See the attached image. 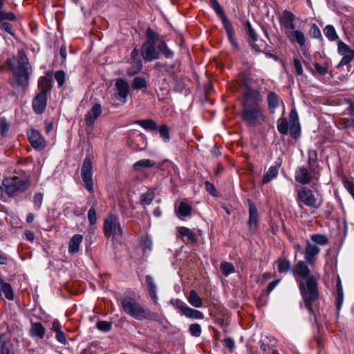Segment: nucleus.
<instances>
[{
    "instance_id": "f257e3e1",
    "label": "nucleus",
    "mask_w": 354,
    "mask_h": 354,
    "mask_svg": "<svg viewBox=\"0 0 354 354\" xmlns=\"http://www.w3.org/2000/svg\"><path fill=\"white\" fill-rule=\"evenodd\" d=\"M306 263L299 261L293 268L292 273L303 279L299 283L301 295L306 307L311 314H314L316 310L313 304L319 298L317 279L314 275L310 274V269Z\"/></svg>"
},
{
    "instance_id": "f03ea898",
    "label": "nucleus",
    "mask_w": 354,
    "mask_h": 354,
    "mask_svg": "<svg viewBox=\"0 0 354 354\" xmlns=\"http://www.w3.org/2000/svg\"><path fill=\"white\" fill-rule=\"evenodd\" d=\"M121 304L125 313L137 320L146 319L154 321L159 324L163 322L161 316L158 313L153 312L149 308H145L132 297H127L124 298Z\"/></svg>"
},
{
    "instance_id": "7ed1b4c3",
    "label": "nucleus",
    "mask_w": 354,
    "mask_h": 354,
    "mask_svg": "<svg viewBox=\"0 0 354 354\" xmlns=\"http://www.w3.org/2000/svg\"><path fill=\"white\" fill-rule=\"evenodd\" d=\"M7 63L12 71L15 82L18 86H27L29 82L28 69L30 65L23 50H19L17 57L7 59Z\"/></svg>"
},
{
    "instance_id": "20e7f679",
    "label": "nucleus",
    "mask_w": 354,
    "mask_h": 354,
    "mask_svg": "<svg viewBox=\"0 0 354 354\" xmlns=\"http://www.w3.org/2000/svg\"><path fill=\"white\" fill-rule=\"evenodd\" d=\"M241 119L248 126L255 127L263 124L266 120L264 109L257 103L243 102Z\"/></svg>"
},
{
    "instance_id": "39448f33",
    "label": "nucleus",
    "mask_w": 354,
    "mask_h": 354,
    "mask_svg": "<svg viewBox=\"0 0 354 354\" xmlns=\"http://www.w3.org/2000/svg\"><path fill=\"white\" fill-rule=\"evenodd\" d=\"M146 40L140 47V54L145 62H151L160 57L158 49L156 45L158 44L160 35L152 28H148L145 32Z\"/></svg>"
},
{
    "instance_id": "423d86ee",
    "label": "nucleus",
    "mask_w": 354,
    "mask_h": 354,
    "mask_svg": "<svg viewBox=\"0 0 354 354\" xmlns=\"http://www.w3.org/2000/svg\"><path fill=\"white\" fill-rule=\"evenodd\" d=\"M277 127L281 134L287 135L290 132L291 138L297 139L300 136V126L297 111L294 109L291 110L288 121L286 118L278 119Z\"/></svg>"
},
{
    "instance_id": "0eeeda50",
    "label": "nucleus",
    "mask_w": 354,
    "mask_h": 354,
    "mask_svg": "<svg viewBox=\"0 0 354 354\" xmlns=\"http://www.w3.org/2000/svg\"><path fill=\"white\" fill-rule=\"evenodd\" d=\"M296 201L300 208L306 206L315 210L319 209L323 203L322 196H315L307 187H301L296 190Z\"/></svg>"
},
{
    "instance_id": "6e6552de",
    "label": "nucleus",
    "mask_w": 354,
    "mask_h": 354,
    "mask_svg": "<svg viewBox=\"0 0 354 354\" xmlns=\"http://www.w3.org/2000/svg\"><path fill=\"white\" fill-rule=\"evenodd\" d=\"M212 7L216 13V15L221 18L223 26L226 31L227 38L234 48L239 50V44L236 41L234 37V28L232 23L226 17L222 7L217 0H209Z\"/></svg>"
},
{
    "instance_id": "1a4fd4ad",
    "label": "nucleus",
    "mask_w": 354,
    "mask_h": 354,
    "mask_svg": "<svg viewBox=\"0 0 354 354\" xmlns=\"http://www.w3.org/2000/svg\"><path fill=\"white\" fill-rule=\"evenodd\" d=\"M104 233L106 237L112 238L113 240L120 239L122 236V230L118 216L109 214L104 220Z\"/></svg>"
},
{
    "instance_id": "9d476101",
    "label": "nucleus",
    "mask_w": 354,
    "mask_h": 354,
    "mask_svg": "<svg viewBox=\"0 0 354 354\" xmlns=\"http://www.w3.org/2000/svg\"><path fill=\"white\" fill-rule=\"evenodd\" d=\"M319 176V171L316 169L315 167L308 169L304 166H301L297 167L295 173V180L303 185L310 183L313 180H317Z\"/></svg>"
},
{
    "instance_id": "9b49d317",
    "label": "nucleus",
    "mask_w": 354,
    "mask_h": 354,
    "mask_svg": "<svg viewBox=\"0 0 354 354\" xmlns=\"http://www.w3.org/2000/svg\"><path fill=\"white\" fill-rule=\"evenodd\" d=\"M6 193L10 195H15L17 192H23L28 187V180L14 176L10 178H6L3 181Z\"/></svg>"
},
{
    "instance_id": "f8f14e48",
    "label": "nucleus",
    "mask_w": 354,
    "mask_h": 354,
    "mask_svg": "<svg viewBox=\"0 0 354 354\" xmlns=\"http://www.w3.org/2000/svg\"><path fill=\"white\" fill-rule=\"evenodd\" d=\"M81 176L86 189L88 192H92V162L89 157H86L84 160L82 167L81 169Z\"/></svg>"
},
{
    "instance_id": "ddd939ff",
    "label": "nucleus",
    "mask_w": 354,
    "mask_h": 354,
    "mask_svg": "<svg viewBox=\"0 0 354 354\" xmlns=\"http://www.w3.org/2000/svg\"><path fill=\"white\" fill-rule=\"evenodd\" d=\"M295 15L289 10L283 11L281 17L279 18V24L285 29V32L289 39H292L290 32L295 29Z\"/></svg>"
},
{
    "instance_id": "4468645a",
    "label": "nucleus",
    "mask_w": 354,
    "mask_h": 354,
    "mask_svg": "<svg viewBox=\"0 0 354 354\" xmlns=\"http://www.w3.org/2000/svg\"><path fill=\"white\" fill-rule=\"evenodd\" d=\"M27 136L31 146L36 150L41 151L46 147V140L42 135L36 129L27 131Z\"/></svg>"
},
{
    "instance_id": "2eb2a0df",
    "label": "nucleus",
    "mask_w": 354,
    "mask_h": 354,
    "mask_svg": "<svg viewBox=\"0 0 354 354\" xmlns=\"http://www.w3.org/2000/svg\"><path fill=\"white\" fill-rule=\"evenodd\" d=\"M338 53L342 56L338 66L349 64L354 59V50L351 49L348 45L342 41L337 44Z\"/></svg>"
},
{
    "instance_id": "dca6fc26",
    "label": "nucleus",
    "mask_w": 354,
    "mask_h": 354,
    "mask_svg": "<svg viewBox=\"0 0 354 354\" xmlns=\"http://www.w3.org/2000/svg\"><path fill=\"white\" fill-rule=\"evenodd\" d=\"M47 95L46 91H40L32 100V108L37 114H41L44 112L47 105Z\"/></svg>"
},
{
    "instance_id": "f3484780",
    "label": "nucleus",
    "mask_w": 354,
    "mask_h": 354,
    "mask_svg": "<svg viewBox=\"0 0 354 354\" xmlns=\"http://www.w3.org/2000/svg\"><path fill=\"white\" fill-rule=\"evenodd\" d=\"M320 252V248L318 245L311 243L309 240L306 241V248L304 249V258L309 265L315 263L316 256Z\"/></svg>"
},
{
    "instance_id": "a211bd4d",
    "label": "nucleus",
    "mask_w": 354,
    "mask_h": 354,
    "mask_svg": "<svg viewBox=\"0 0 354 354\" xmlns=\"http://www.w3.org/2000/svg\"><path fill=\"white\" fill-rule=\"evenodd\" d=\"M249 205V219L248 221V224L249 226V230L250 232L254 233L258 226L259 221V213L257 208L251 200H248Z\"/></svg>"
},
{
    "instance_id": "6ab92c4d",
    "label": "nucleus",
    "mask_w": 354,
    "mask_h": 354,
    "mask_svg": "<svg viewBox=\"0 0 354 354\" xmlns=\"http://www.w3.org/2000/svg\"><path fill=\"white\" fill-rule=\"evenodd\" d=\"M115 89L116 97L122 102H126L129 93V85L128 82L123 79H118L115 82Z\"/></svg>"
},
{
    "instance_id": "aec40b11",
    "label": "nucleus",
    "mask_w": 354,
    "mask_h": 354,
    "mask_svg": "<svg viewBox=\"0 0 354 354\" xmlns=\"http://www.w3.org/2000/svg\"><path fill=\"white\" fill-rule=\"evenodd\" d=\"M246 91L244 93L245 100L243 102H250L260 104L262 102V96L259 90L252 88L251 84L245 83Z\"/></svg>"
},
{
    "instance_id": "412c9836",
    "label": "nucleus",
    "mask_w": 354,
    "mask_h": 354,
    "mask_svg": "<svg viewBox=\"0 0 354 354\" xmlns=\"http://www.w3.org/2000/svg\"><path fill=\"white\" fill-rule=\"evenodd\" d=\"M102 114V106L100 104H95L85 116V123L87 126H92L98 117Z\"/></svg>"
},
{
    "instance_id": "4be33fe9",
    "label": "nucleus",
    "mask_w": 354,
    "mask_h": 354,
    "mask_svg": "<svg viewBox=\"0 0 354 354\" xmlns=\"http://www.w3.org/2000/svg\"><path fill=\"white\" fill-rule=\"evenodd\" d=\"M192 207L187 202L182 201L175 205V212L180 219L188 217L192 214Z\"/></svg>"
},
{
    "instance_id": "5701e85b",
    "label": "nucleus",
    "mask_w": 354,
    "mask_h": 354,
    "mask_svg": "<svg viewBox=\"0 0 354 354\" xmlns=\"http://www.w3.org/2000/svg\"><path fill=\"white\" fill-rule=\"evenodd\" d=\"M156 162L151 159H141L136 161L132 166L133 171L139 174H144L146 169L155 167Z\"/></svg>"
},
{
    "instance_id": "b1692460",
    "label": "nucleus",
    "mask_w": 354,
    "mask_h": 354,
    "mask_svg": "<svg viewBox=\"0 0 354 354\" xmlns=\"http://www.w3.org/2000/svg\"><path fill=\"white\" fill-rule=\"evenodd\" d=\"M181 315L192 319H203L204 315L202 312L193 309L188 306L181 305Z\"/></svg>"
},
{
    "instance_id": "393cba45",
    "label": "nucleus",
    "mask_w": 354,
    "mask_h": 354,
    "mask_svg": "<svg viewBox=\"0 0 354 354\" xmlns=\"http://www.w3.org/2000/svg\"><path fill=\"white\" fill-rule=\"evenodd\" d=\"M279 96L274 91H270L267 95L268 108L271 113H274L279 106Z\"/></svg>"
},
{
    "instance_id": "a878e982",
    "label": "nucleus",
    "mask_w": 354,
    "mask_h": 354,
    "mask_svg": "<svg viewBox=\"0 0 354 354\" xmlns=\"http://www.w3.org/2000/svg\"><path fill=\"white\" fill-rule=\"evenodd\" d=\"M145 282L147 286V290L149 291L150 297L151 298L154 303H157L158 295L156 293V286L153 277L149 274L146 275Z\"/></svg>"
},
{
    "instance_id": "bb28decb",
    "label": "nucleus",
    "mask_w": 354,
    "mask_h": 354,
    "mask_svg": "<svg viewBox=\"0 0 354 354\" xmlns=\"http://www.w3.org/2000/svg\"><path fill=\"white\" fill-rule=\"evenodd\" d=\"M157 48L158 49L159 53H161L165 58L171 59L174 57V51L167 46L166 42L160 35L158 40V44L157 45Z\"/></svg>"
},
{
    "instance_id": "cd10ccee",
    "label": "nucleus",
    "mask_w": 354,
    "mask_h": 354,
    "mask_svg": "<svg viewBox=\"0 0 354 354\" xmlns=\"http://www.w3.org/2000/svg\"><path fill=\"white\" fill-rule=\"evenodd\" d=\"M52 73L48 72L46 76L42 77L38 83V86L40 91H45L46 93L48 94L50 92L52 88L51 84Z\"/></svg>"
},
{
    "instance_id": "c85d7f7f",
    "label": "nucleus",
    "mask_w": 354,
    "mask_h": 354,
    "mask_svg": "<svg viewBox=\"0 0 354 354\" xmlns=\"http://www.w3.org/2000/svg\"><path fill=\"white\" fill-rule=\"evenodd\" d=\"M83 236L81 234H75L70 240L68 245V252L76 254L79 251L80 245L82 242Z\"/></svg>"
},
{
    "instance_id": "c756f323",
    "label": "nucleus",
    "mask_w": 354,
    "mask_h": 354,
    "mask_svg": "<svg viewBox=\"0 0 354 354\" xmlns=\"http://www.w3.org/2000/svg\"><path fill=\"white\" fill-rule=\"evenodd\" d=\"M3 292L5 295V297L12 301L14 299V292L11 285L8 283H6L3 281V279L0 277V295Z\"/></svg>"
},
{
    "instance_id": "7c9ffc66",
    "label": "nucleus",
    "mask_w": 354,
    "mask_h": 354,
    "mask_svg": "<svg viewBox=\"0 0 354 354\" xmlns=\"http://www.w3.org/2000/svg\"><path fill=\"white\" fill-rule=\"evenodd\" d=\"M46 329L40 322L32 323L30 333L32 337H37L42 339L45 335Z\"/></svg>"
},
{
    "instance_id": "2f4dec72",
    "label": "nucleus",
    "mask_w": 354,
    "mask_h": 354,
    "mask_svg": "<svg viewBox=\"0 0 354 354\" xmlns=\"http://www.w3.org/2000/svg\"><path fill=\"white\" fill-rule=\"evenodd\" d=\"M279 167L280 164L271 166L268 169V171L263 175L262 183L263 184H266L275 178L278 175Z\"/></svg>"
},
{
    "instance_id": "473e14b6",
    "label": "nucleus",
    "mask_w": 354,
    "mask_h": 354,
    "mask_svg": "<svg viewBox=\"0 0 354 354\" xmlns=\"http://www.w3.org/2000/svg\"><path fill=\"white\" fill-rule=\"evenodd\" d=\"M142 62L140 58L133 60L131 66L127 69V74L131 77L138 74L142 68Z\"/></svg>"
},
{
    "instance_id": "72a5a7b5",
    "label": "nucleus",
    "mask_w": 354,
    "mask_h": 354,
    "mask_svg": "<svg viewBox=\"0 0 354 354\" xmlns=\"http://www.w3.org/2000/svg\"><path fill=\"white\" fill-rule=\"evenodd\" d=\"M187 300L189 303L195 308H201L203 306L201 298L194 290L189 292V296L187 297Z\"/></svg>"
},
{
    "instance_id": "f704fd0d",
    "label": "nucleus",
    "mask_w": 354,
    "mask_h": 354,
    "mask_svg": "<svg viewBox=\"0 0 354 354\" xmlns=\"http://www.w3.org/2000/svg\"><path fill=\"white\" fill-rule=\"evenodd\" d=\"M290 35L292 38V39H290L291 41H296L300 46H303L305 44L306 37L301 31L294 29L290 32Z\"/></svg>"
},
{
    "instance_id": "c9c22d12",
    "label": "nucleus",
    "mask_w": 354,
    "mask_h": 354,
    "mask_svg": "<svg viewBox=\"0 0 354 354\" xmlns=\"http://www.w3.org/2000/svg\"><path fill=\"white\" fill-rule=\"evenodd\" d=\"M135 123L139 124L146 130L155 131L158 129L156 122L151 119L136 120Z\"/></svg>"
},
{
    "instance_id": "e433bc0d",
    "label": "nucleus",
    "mask_w": 354,
    "mask_h": 354,
    "mask_svg": "<svg viewBox=\"0 0 354 354\" xmlns=\"http://www.w3.org/2000/svg\"><path fill=\"white\" fill-rule=\"evenodd\" d=\"M178 231L183 238H186L187 241H190L192 243L196 242V239L194 233L188 227H180L178 229Z\"/></svg>"
},
{
    "instance_id": "4c0bfd02",
    "label": "nucleus",
    "mask_w": 354,
    "mask_h": 354,
    "mask_svg": "<svg viewBox=\"0 0 354 354\" xmlns=\"http://www.w3.org/2000/svg\"><path fill=\"white\" fill-rule=\"evenodd\" d=\"M155 194L152 189H149L146 192L140 196V204L142 205H149L154 199Z\"/></svg>"
},
{
    "instance_id": "58836bf2",
    "label": "nucleus",
    "mask_w": 354,
    "mask_h": 354,
    "mask_svg": "<svg viewBox=\"0 0 354 354\" xmlns=\"http://www.w3.org/2000/svg\"><path fill=\"white\" fill-rule=\"evenodd\" d=\"M310 241L315 245H325L328 244V239L324 234H315L310 236Z\"/></svg>"
},
{
    "instance_id": "ea45409f",
    "label": "nucleus",
    "mask_w": 354,
    "mask_h": 354,
    "mask_svg": "<svg viewBox=\"0 0 354 354\" xmlns=\"http://www.w3.org/2000/svg\"><path fill=\"white\" fill-rule=\"evenodd\" d=\"M147 86V82L145 78L142 77H136L131 82V87L134 90L145 88Z\"/></svg>"
},
{
    "instance_id": "a19ab883",
    "label": "nucleus",
    "mask_w": 354,
    "mask_h": 354,
    "mask_svg": "<svg viewBox=\"0 0 354 354\" xmlns=\"http://www.w3.org/2000/svg\"><path fill=\"white\" fill-rule=\"evenodd\" d=\"M314 66L315 68V70H314L315 72V75L318 74L322 76H324L328 73L329 65L327 62H324L322 64L315 62Z\"/></svg>"
},
{
    "instance_id": "79ce46f5",
    "label": "nucleus",
    "mask_w": 354,
    "mask_h": 354,
    "mask_svg": "<svg viewBox=\"0 0 354 354\" xmlns=\"http://www.w3.org/2000/svg\"><path fill=\"white\" fill-rule=\"evenodd\" d=\"M317 161V152L315 149H309L308 151V164L309 167H315L318 169L319 165Z\"/></svg>"
},
{
    "instance_id": "37998d69",
    "label": "nucleus",
    "mask_w": 354,
    "mask_h": 354,
    "mask_svg": "<svg viewBox=\"0 0 354 354\" xmlns=\"http://www.w3.org/2000/svg\"><path fill=\"white\" fill-rule=\"evenodd\" d=\"M324 33L330 41H335L338 39L336 30L332 25H327L324 29Z\"/></svg>"
},
{
    "instance_id": "c03bdc74",
    "label": "nucleus",
    "mask_w": 354,
    "mask_h": 354,
    "mask_svg": "<svg viewBox=\"0 0 354 354\" xmlns=\"http://www.w3.org/2000/svg\"><path fill=\"white\" fill-rule=\"evenodd\" d=\"M10 127V123L4 117L0 118V135L6 137Z\"/></svg>"
},
{
    "instance_id": "a18cd8bd",
    "label": "nucleus",
    "mask_w": 354,
    "mask_h": 354,
    "mask_svg": "<svg viewBox=\"0 0 354 354\" xmlns=\"http://www.w3.org/2000/svg\"><path fill=\"white\" fill-rule=\"evenodd\" d=\"M221 270L222 272V273L225 275V276H228L229 274L234 272L235 271V268L234 266V265L231 263H229V262H222L221 263Z\"/></svg>"
},
{
    "instance_id": "49530a36",
    "label": "nucleus",
    "mask_w": 354,
    "mask_h": 354,
    "mask_svg": "<svg viewBox=\"0 0 354 354\" xmlns=\"http://www.w3.org/2000/svg\"><path fill=\"white\" fill-rule=\"evenodd\" d=\"M290 262L286 259H279L278 264V271L280 273H286L290 269Z\"/></svg>"
},
{
    "instance_id": "de8ad7c7",
    "label": "nucleus",
    "mask_w": 354,
    "mask_h": 354,
    "mask_svg": "<svg viewBox=\"0 0 354 354\" xmlns=\"http://www.w3.org/2000/svg\"><path fill=\"white\" fill-rule=\"evenodd\" d=\"M157 130H158L160 137L165 142H168L169 140V129L167 124H162L159 128L158 127Z\"/></svg>"
},
{
    "instance_id": "09e8293b",
    "label": "nucleus",
    "mask_w": 354,
    "mask_h": 354,
    "mask_svg": "<svg viewBox=\"0 0 354 354\" xmlns=\"http://www.w3.org/2000/svg\"><path fill=\"white\" fill-rule=\"evenodd\" d=\"M9 348L8 346V340L6 336L1 333L0 334V354H8Z\"/></svg>"
},
{
    "instance_id": "8fccbe9b",
    "label": "nucleus",
    "mask_w": 354,
    "mask_h": 354,
    "mask_svg": "<svg viewBox=\"0 0 354 354\" xmlns=\"http://www.w3.org/2000/svg\"><path fill=\"white\" fill-rule=\"evenodd\" d=\"M140 245L143 251H151L153 245L151 239L149 236H146L145 237L142 238L140 241Z\"/></svg>"
},
{
    "instance_id": "3c124183",
    "label": "nucleus",
    "mask_w": 354,
    "mask_h": 354,
    "mask_svg": "<svg viewBox=\"0 0 354 354\" xmlns=\"http://www.w3.org/2000/svg\"><path fill=\"white\" fill-rule=\"evenodd\" d=\"M55 79L57 82L58 86L61 87L65 84L66 74L64 71L59 70L55 73Z\"/></svg>"
},
{
    "instance_id": "603ef678",
    "label": "nucleus",
    "mask_w": 354,
    "mask_h": 354,
    "mask_svg": "<svg viewBox=\"0 0 354 354\" xmlns=\"http://www.w3.org/2000/svg\"><path fill=\"white\" fill-rule=\"evenodd\" d=\"M16 20L15 14L12 12H5L3 9L0 10V22L2 21H13Z\"/></svg>"
},
{
    "instance_id": "864d4df0",
    "label": "nucleus",
    "mask_w": 354,
    "mask_h": 354,
    "mask_svg": "<svg viewBox=\"0 0 354 354\" xmlns=\"http://www.w3.org/2000/svg\"><path fill=\"white\" fill-rule=\"evenodd\" d=\"M111 322L107 321H99L96 324V328L103 332H108L111 329Z\"/></svg>"
},
{
    "instance_id": "5fc2aeb1",
    "label": "nucleus",
    "mask_w": 354,
    "mask_h": 354,
    "mask_svg": "<svg viewBox=\"0 0 354 354\" xmlns=\"http://www.w3.org/2000/svg\"><path fill=\"white\" fill-rule=\"evenodd\" d=\"M189 332L195 337H198L201 335V326L198 324H192L189 327Z\"/></svg>"
},
{
    "instance_id": "6e6d98bb",
    "label": "nucleus",
    "mask_w": 354,
    "mask_h": 354,
    "mask_svg": "<svg viewBox=\"0 0 354 354\" xmlns=\"http://www.w3.org/2000/svg\"><path fill=\"white\" fill-rule=\"evenodd\" d=\"M245 30L248 35L251 37L252 41H256L258 39V35L255 30L252 28V25L249 21L245 22Z\"/></svg>"
},
{
    "instance_id": "4d7b16f0",
    "label": "nucleus",
    "mask_w": 354,
    "mask_h": 354,
    "mask_svg": "<svg viewBox=\"0 0 354 354\" xmlns=\"http://www.w3.org/2000/svg\"><path fill=\"white\" fill-rule=\"evenodd\" d=\"M0 30L6 32L12 36L15 35L14 32L12 30V26L7 21L0 22Z\"/></svg>"
},
{
    "instance_id": "13d9d810",
    "label": "nucleus",
    "mask_w": 354,
    "mask_h": 354,
    "mask_svg": "<svg viewBox=\"0 0 354 354\" xmlns=\"http://www.w3.org/2000/svg\"><path fill=\"white\" fill-rule=\"evenodd\" d=\"M309 35H310V36L312 38L318 39V38H320L322 37V33H321V31H320L319 28L315 24H313L310 26V28L309 29Z\"/></svg>"
},
{
    "instance_id": "bf43d9fd",
    "label": "nucleus",
    "mask_w": 354,
    "mask_h": 354,
    "mask_svg": "<svg viewBox=\"0 0 354 354\" xmlns=\"http://www.w3.org/2000/svg\"><path fill=\"white\" fill-rule=\"evenodd\" d=\"M175 80L174 91L176 92L182 93L185 88V82L183 78H178Z\"/></svg>"
},
{
    "instance_id": "052dcab7",
    "label": "nucleus",
    "mask_w": 354,
    "mask_h": 354,
    "mask_svg": "<svg viewBox=\"0 0 354 354\" xmlns=\"http://www.w3.org/2000/svg\"><path fill=\"white\" fill-rule=\"evenodd\" d=\"M88 219L91 225H95L97 222V215L95 208L92 207L88 212Z\"/></svg>"
},
{
    "instance_id": "680f3d73",
    "label": "nucleus",
    "mask_w": 354,
    "mask_h": 354,
    "mask_svg": "<svg viewBox=\"0 0 354 354\" xmlns=\"http://www.w3.org/2000/svg\"><path fill=\"white\" fill-rule=\"evenodd\" d=\"M293 66L297 75H303V68L302 64L299 59L294 58L293 59Z\"/></svg>"
},
{
    "instance_id": "e2e57ef3",
    "label": "nucleus",
    "mask_w": 354,
    "mask_h": 354,
    "mask_svg": "<svg viewBox=\"0 0 354 354\" xmlns=\"http://www.w3.org/2000/svg\"><path fill=\"white\" fill-rule=\"evenodd\" d=\"M205 187L206 191L207 192H209L211 195H212V196L216 195V187L212 183H209V181H205Z\"/></svg>"
},
{
    "instance_id": "0e129e2a",
    "label": "nucleus",
    "mask_w": 354,
    "mask_h": 354,
    "mask_svg": "<svg viewBox=\"0 0 354 354\" xmlns=\"http://www.w3.org/2000/svg\"><path fill=\"white\" fill-rule=\"evenodd\" d=\"M43 196H44L43 194H41V193H37L35 196L34 204H35V206L37 209L40 208V207L41 206L42 201H43Z\"/></svg>"
},
{
    "instance_id": "69168bd1",
    "label": "nucleus",
    "mask_w": 354,
    "mask_h": 354,
    "mask_svg": "<svg viewBox=\"0 0 354 354\" xmlns=\"http://www.w3.org/2000/svg\"><path fill=\"white\" fill-rule=\"evenodd\" d=\"M55 337L56 339L62 344H66V339L65 337L64 333L62 331H58L57 333H55Z\"/></svg>"
},
{
    "instance_id": "338daca9",
    "label": "nucleus",
    "mask_w": 354,
    "mask_h": 354,
    "mask_svg": "<svg viewBox=\"0 0 354 354\" xmlns=\"http://www.w3.org/2000/svg\"><path fill=\"white\" fill-rule=\"evenodd\" d=\"M175 64H171L169 66L165 67V72L162 73V75H169L170 76H174L175 74Z\"/></svg>"
},
{
    "instance_id": "774afa93",
    "label": "nucleus",
    "mask_w": 354,
    "mask_h": 354,
    "mask_svg": "<svg viewBox=\"0 0 354 354\" xmlns=\"http://www.w3.org/2000/svg\"><path fill=\"white\" fill-rule=\"evenodd\" d=\"M224 345L225 347L232 351L234 348L235 343L234 341L231 338H226L224 339Z\"/></svg>"
}]
</instances>
